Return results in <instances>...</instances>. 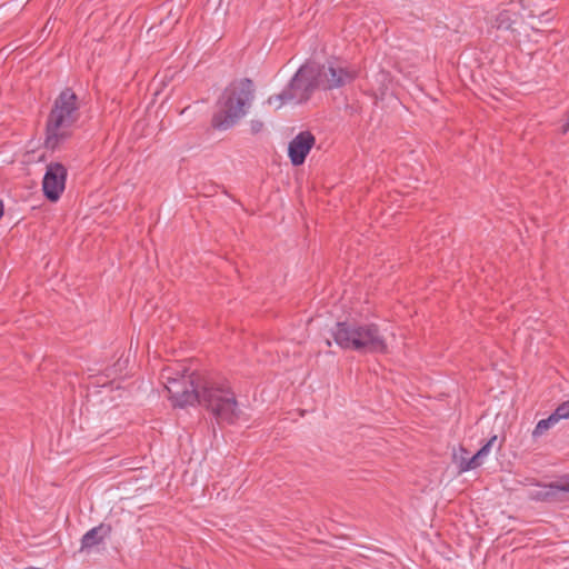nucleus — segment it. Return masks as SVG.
<instances>
[{"instance_id": "1", "label": "nucleus", "mask_w": 569, "mask_h": 569, "mask_svg": "<svg viewBox=\"0 0 569 569\" xmlns=\"http://www.w3.org/2000/svg\"><path fill=\"white\" fill-rule=\"evenodd\" d=\"M164 388L174 406L184 407L199 403L207 408L218 423H233L240 409L233 392L223 386L203 380L194 372L169 375V370L162 373Z\"/></svg>"}, {"instance_id": "2", "label": "nucleus", "mask_w": 569, "mask_h": 569, "mask_svg": "<svg viewBox=\"0 0 569 569\" xmlns=\"http://www.w3.org/2000/svg\"><path fill=\"white\" fill-rule=\"evenodd\" d=\"M253 99L252 82L243 79L230 84L218 102L212 118L214 128L227 130L234 126L246 113Z\"/></svg>"}, {"instance_id": "3", "label": "nucleus", "mask_w": 569, "mask_h": 569, "mask_svg": "<svg viewBox=\"0 0 569 569\" xmlns=\"http://www.w3.org/2000/svg\"><path fill=\"white\" fill-rule=\"evenodd\" d=\"M79 118V102L74 92L63 90L54 101L47 123L46 146L54 149L70 136L71 128Z\"/></svg>"}, {"instance_id": "4", "label": "nucleus", "mask_w": 569, "mask_h": 569, "mask_svg": "<svg viewBox=\"0 0 569 569\" xmlns=\"http://www.w3.org/2000/svg\"><path fill=\"white\" fill-rule=\"evenodd\" d=\"M333 338L336 343L345 349L368 352H383L387 349L385 338L373 325L356 326L338 322Z\"/></svg>"}, {"instance_id": "5", "label": "nucleus", "mask_w": 569, "mask_h": 569, "mask_svg": "<svg viewBox=\"0 0 569 569\" xmlns=\"http://www.w3.org/2000/svg\"><path fill=\"white\" fill-rule=\"evenodd\" d=\"M316 72H319V66L317 63L308 62L302 66L284 90L286 99L293 102L307 100L311 91L318 87Z\"/></svg>"}, {"instance_id": "6", "label": "nucleus", "mask_w": 569, "mask_h": 569, "mask_svg": "<svg viewBox=\"0 0 569 569\" xmlns=\"http://www.w3.org/2000/svg\"><path fill=\"white\" fill-rule=\"evenodd\" d=\"M357 76V71L340 60H330L316 72L318 87L332 89L350 83Z\"/></svg>"}, {"instance_id": "7", "label": "nucleus", "mask_w": 569, "mask_h": 569, "mask_svg": "<svg viewBox=\"0 0 569 569\" xmlns=\"http://www.w3.org/2000/svg\"><path fill=\"white\" fill-rule=\"evenodd\" d=\"M67 169L61 163H50L42 181L44 196L57 201L66 187Z\"/></svg>"}, {"instance_id": "8", "label": "nucleus", "mask_w": 569, "mask_h": 569, "mask_svg": "<svg viewBox=\"0 0 569 569\" xmlns=\"http://www.w3.org/2000/svg\"><path fill=\"white\" fill-rule=\"evenodd\" d=\"M315 144V137L310 132L299 133L290 143L288 154L295 166H300L305 162L307 154L310 152Z\"/></svg>"}, {"instance_id": "9", "label": "nucleus", "mask_w": 569, "mask_h": 569, "mask_svg": "<svg viewBox=\"0 0 569 569\" xmlns=\"http://www.w3.org/2000/svg\"><path fill=\"white\" fill-rule=\"evenodd\" d=\"M569 495V476L555 482L540 486L530 492V496L540 500H560Z\"/></svg>"}, {"instance_id": "10", "label": "nucleus", "mask_w": 569, "mask_h": 569, "mask_svg": "<svg viewBox=\"0 0 569 569\" xmlns=\"http://www.w3.org/2000/svg\"><path fill=\"white\" fill-rule=\"evenodd\" d=\"M497 440V436H493L489 439V441L470 459L461 458L459 462V469L460 471H468L478 468L481 466L485 461V459L488 457L490 449L495 441Z\"/></svg>"}, {"instance_id": "11", "label": "nucleus", "mask_w": 569, "mask_h": 569, "mask_svg": "<svg viewBox=\"0 0 569 569\" xmlns=\"http://www.w3.org/2000/svg\"><path fill=\"white\" fill-rule=\"evenodd\" d=\"M110 532V527L100 525L90 529L81 540V549H89L100 543Z\"/></svg>"}, {"instance_id": "12", "label": "nucleus", "mask_w": 569, "mask_h": 569, "mask_svg": "<svg viewBox=\"0 0 569 569\" xmlns=\"http://www.w3.org/2000/svg\"><path fill=\"white\" fill-rule=\"evenodd\" d=\"M516 3H510L507 8H503L496 17L495 26L498 29H510L518 20L516 11Z\"/></svg>"}, {"instance_id": "13", "label": "nucleus", "mask_w": 569, "mask_h": 569, "mask_svg": "<svg viewBox=\"0 0 569 569\" xmlns=\"http://www.w3.org/2000/svg\"><path fill=\"white\" fill-rule=\"evenodd\" d=\"M558 422H557L556 418L552 417V415H550L547 419H541L537 423L536 428L533 429L532 437L533 438L541 437L545 432H547L550 428H552Z\"/></svg>"}, {"instance_id": "14", "label": "nucleus", "mask_w": 569, "mask_h": 569, "mask_svg": "<svg viewBox=\"0 0 569 569\" xmlns=\"http://www.w3.org/2000/svg\"><path fill=\"white\" fill-rule=\"evenodd\" d=\"M552 417L556 418L557 422H559L562 419L569 418V400L562 402L557 407L555 412L552 413Z\"/></svg>"}, {"instance_id": "15", "label": "nucleus", "mask_w": 569, "mask_h": 569, "mask_svg": "<svg viewBox=\"0 0 569 569\" xmlns=\"http://www.w3.org/2000/svg\"><path fill=\"white\" fill-rule=\"evenodd\" d=\"M288 100L286 99V91H283L282 93H279V94H274V96H271L267 103L269 106H272L274 107V109H279L282 107V104L284 102H287Z\"/></svg>"}, {"instance_id": "16", "label": "nucleus", "mask_w": 569, "mask_h": 569, "mask_svg": "<svg viewBox=\"0 0 569 569\" xmlns=\"http://www.w3.org/2000/svg\"><path fill=\"white\" fill-rule=\"evenodd\" d=\"M127 363H128V360L124 359V360H119L116 365H114V368L113 369H110L109 370V373L107 375L108 377L112 376V375H118L119 372H121L126 367H127Z\"/></svg>"}, {"instance_id": "17", "label": "nucleus", "mask_w": 569, "mask_h": 569, "mask_svg": "<svg viewBox=\"0 0 569 569\" xmlns=\"http://www.w3.org/2000/svg\"><path fill=\"white\" fill-rule=\"evenodd\" d=\"M250 128L253 133H258L263 128V122L260 120H251L250 121Z\"/></svg>"}, {"instance_id": "18", "label": "nucleus", "mask_w": 569, "mask_h": 569, "mask_svg": "<svg viewBox=\"0 0 569 569\" xmlns=\"http://www.w3.org/2000/svg\"><path fill=\"white\" fill-rule=\"evenodd\" d=\"M2 214H3V203L0 200V218L2 217Z\"/></svg>"}]
</instances>
